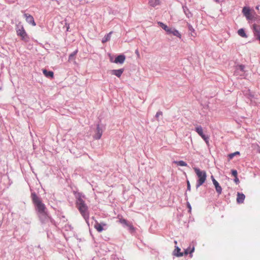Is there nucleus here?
<instances>
[{"instance_id":"1","label":"nucleus","mask_w":260,"mask_h":260,"mask_svg":"<svg viewBox=\"0 0 260 260\" xmlns=\"http://www.w3.org/2000/svg\"><path fill=\"white\" fill-rule=\"evenodd\" d=\"M31 198L34 204L36 206L37 210L40 214V219L45 220L48 218L45 205L35 193H31Z\"/></svg>"},{"instance_id":"2","label":"nucleus","mask_w":260,"mask_h":260,"mask_svg":"<svg viewBox=\"0 0 260 260\" xmlns=\"http://www.w3.org/2000/svg\"><path fill=\"white\" fill-rule=\"evenodd\" d=\"M76 206L83 217L85 219H88V207L85 204V201L81 198H79L77 199L76 202Z\"/></svg>"},{"instance_id":"3","label":"nucleus","mask_w":260,"mask_h":260,"mask_svg":"<svg viewBox=\"0 0 260 260\" xmlns=\"http://www.w3.org/2000/svg\"><path fill=\"white\" fill-rule=\"evenodd\" d=\"M193 170L198 178L196 184V187L198 188L202 185L206 180V173L205 171H202L197 168H194Z\"/></svg>"},{"instance_id":"4","label":"nucleus","mask_w":260,"mask_h":260,"mask_svg":"<svg viewBox=\"0 0 260 260\" xmlns=\"http://www.w3.org/2000/svg\"><path fill=\"white\" fill-rule=\"evenodd\" d=\"M16 30L17 35L20 37L22 41L25 42H28L29 38L22 25H17Z\"/></svg>"},{"instance_id":"5","label":"nucleus","mask_w":260,"mask_h":260,"mask_svg":"<svg viewBox=\"0 0 260 260\" xmlns=\"http://www.w3.org/2000/svg\"><path fill=\"white\" fill-rule=\"evenodd\" d=\"M242 13L247 20H252L255 14L254 11H251L249 8L246 7L243 8Z\"/></svg>"},{"instance_id":"6","label":"nucleus","mask_w":260,"mask_h":260,"mask_svg":"<svg viewBox=\"0 0 260 260\" xmlns=\"http://www.w3.org/2000/svg\"><path fill=\"white\" fill-rule=\"evenodd\" d=\"M196 132L202 137L205 141L206 143L209 144V137L206 136L203 133V129L201 126H198L195 128Z\"/></svg>"},{"instance_id":"7","label":"nucleus","mask_w":260,"mask_h":260,"mask_svg":"<svg viewBox=\"0 0 260 260\" xmlns=\"http://www.w3.org/2000/svg\"><path fill=\"white\" fill-rule=\"evenodd\" d=\"M24 17H25L27 22L31 24L34 26L36 25V23L34 21V17L31 15L26 13L24 14Z\"/></svg>"},{"instance_id":"8","label":"nucleus","mask_w":260,"mask_h":260,"mask_svg":"<svg viewBox=\"0 0 260 260\" xmlns=\"http://www.w3.org/2000/svg\"><path fill=\"white\" fill-rule=\"evenodd\" d=\"M107 224L104 222L99 223L97 221H95V223L94 225V228L96 229V230L98 232H102L103 230V226H106Z\"/></svg>"},{"instance_id":"9","label":"nucleus","mask_w":260,"mask_h":260,"mask_svg":"<svg viewBox=\"0 0 260 260\" xmlns=\"http://www.w3.org/2000/svg\"><path fill=\"white\" fill-rule=\"evenodd\" d=\"M211 178L213 183L215 186L216 191L219 194H220L222 192L221 187L219 185L218 182L214 179L213 176H211Z\"/></svg>"},{"instance_id":"10","label":"nucleus","mask_w":260,"mask_h":260,"mask_svg":"<svg viewBox=\"0 0 260 260\" xmlns=\"http://www.w3.org/2000/svg\"><path fill=\"white\" fill-rule=\"evenodd\" d=\"M103 132L99 125H97L96 132L94 136V138L96 140L101 139L102 136Z\"/></svg>"},{"instance_id":"11","label":"nucleus","mask_w":260,"mask_h":260,"mask_svg":"<svg viewBox=\"0 0 260 260\" xmlns=\"http://www.w3.org/2000/svg\"><path fill=\"white\" fill-rule=\"evenodd\" d=\"M194 251V246L192 245V246L190 245L187 249L184 250V252L183 253V255H187L188 254H190V257H192V253Z\"/></svg>"},{"instance_id":"12","label":"nucleus","mask_w":260,"mask_h":260,"mask_svg":"<svg viewBox=\"0 0 260 260\" xmlns=\"http://www.w3.org/2000/svg\"><path fill=\"white\" fill-rule=\"evenodd\" d=\"M125 59V56L124 55H119L115 58L114 62L115 63H119L122 64L124 62Z\"/></svg>"},{"instance_id":"13","label":"nucleus","mask_w":260,"mask_h":260,"mask_svg":"<svg viewBox=\"0 0 260 260\" xmlns=\"http://www.w3.org/2000/svg\"><path fill=\"white\" fill-rule=\"evenodd\" d=\"M124 71L123 69H120L119 70H113L111 71V74L112 75H115L117 77L119 78L121 77Z\"/></svg>"},{"instance_id":"14","label":"nucleus","mask_w":260,"mask_h":260,"mask_svg":"<svg viewBox=\"0 0 260 260\" xmlns=\"http://www.w3.org/2000/svg\"><path fill=\"white\" fill-rule=\"evenodd\" d=\"M245 198V196L243 193L238 192L237 202L238 203H243Z\"/></svg>"},{"instance_id":"15","label":"nucleus","mask_w":260,"mask_h":260,"mask_svg":"<svg viewBox=\"0 0 260 260\" xmlns=\"http://www.w3.org/2000/svg\"><path fill=\"white\" fill-rule=\"evenodd\" d=\"M43 73L44 75L47 77H50L53 78L54 77V73L52 71H48L46 69L43 70Z\"/></svg>"},{"instance_id":"16","label":"nucleus","mask_w":260,"mask_h":260,"mask_svg":"<svg viewBox=\"0 0 260 260\" xmlns=\"http://www.w3.org/2000/svg\"><path fill=\"white\" fill-rule=\"evenodd\" d=\"M160 3V0H149L148 2L149 5L153 7L159 5Z\"/></svg>"},{"instance_id":"17","label":"nucleus","mask_w":260,"mask_h":260,"mask_svg":"<svg viewBox=\"0 0 260 260\" xmlns=\"http://www.w3.org/2000/svg\"><path fill=\"white\" fill-rule=\"evenodd\" d=\"M174 254L178 257L182 256L183 255V253L180 252V249L178 247H176L174 251Z\"/></svg>"},{"instance_id":"18","label":"nucleus","mask_w":260,"mask_h":260,"mask_svg":"<svg viewBox=\"0 0 260 260\" xmlns=\"http://www.w3.org/2000/svg\"><path fill=\"white\" fill-rule=\"evenodd\" d=\"M112 34V31L110 32L109 34H107L104 36L102 40V43H105L106 42L109 41L111 38V35Z\"/></svg>"},{"instance_id":"19","label":"nucleus","mask_w":260,"mask_h":260,"mask_svg":"<svg viewBox=\"0 0 260 260\" xmlns=\"http://www.w3.org/2000/svg\"><path fill=\"white\" fill-rule=\"evenodd\" d=\"M238 34L243 38H247V37L243 28L239 29L238 30Z\"/></svg>"},{"instance_id":"20","label":"nucleus","mask_w":260,"mask_h":260,"mask_svg":"<svg viewBox=\"0 0 260 260\" xmlns=\"http://www.w3.org/2000/svg\"><path fill=\"white\" fill-rule=\"evenodd\" d=\"M174 163L177 164L178 166H179L186 167L187 166V164L183 160L175 161H174Z\"/></svg>"},{"instance_id":"21","label":"nucleus","mask_w":260,"mask_h":260,"mask_svg":"<svg viewBox=\"0 0 260 260\" xmlns=\"http://www.w3.org/2000/svg\"><path fill=\"white\" fill-rule=\"evenodd\" d=\"M172 34H173L175 36L178 37L179 38H181V35H180L179 32L177 30L175 29H173V30H172Z\"/></svg>"},{"instance_id":"22","label":"nucleus","mask_w":260,"mask_h":260,"mask_svg":"<svg viewBox=\"0 0 260 260\" xmlns=\"http://www.w3.org/2000/svg\"><path fill=\"white\" fill-rule=\"evenodd\" d=\"M158 24L160 26L162 27V29L166 31L168 30V29L169 28L167 25L165 24L162 22H158Z\"/></svg>"},{"instance_id":"23","label":"nucleus","mask_w":260,"mask_h":260,"mask_svg":"<svg viewBox=\"0 0 260 260\" xmlns=\"http://www.w3.org/2000/svg\"><path fill=\"white\" fill-rule=\"evenodd\" d=\"M78 52V50H76L75 51H74L72 53H71L69 57V60H71L74 58V56L77 54Z\"/></svg>"},{"instance_id":"24","label":"nucleus","mask_w":260,"mask_h":260,"mask_svg":"<svg viewBox=\"0 0 260 260\" xmlns=\"http://www.w3.org/2000/svg\"><path fill=\"white\" fill-rule=\"evenodd\" d=\"M119 222L121 224L125 225L126 226H127L129 223L126 219L123 218H120L119 219Z\"/></svg>"},{"instance_id":"25","label":"nucleus","mask_w":260,"mask_h":260,"mask_svg":"<svg viewBox=\"0 0 260 260\" xmlns=\"http://www.w3.org/2000/svg\"><path fill=\"white\" fill-rule=\"evenodd\" d=\"M235 156H236L235 154V152L228 154V157L229 160L232 159Z\"/></svg>"},{"instance_id":"26","label":"nucleus","mask_w":260,"mask_h":260,"mask_svg":"<svg viewBox=\"0 0 260 260\" xmlns=\"http://www.w3.org/2000/svg\"><path fill=\"white\" fill-rule=\"evenodd\" d=\"M127 226H128L129 228V230L132 232H134L135 231V228L132 224L129 223L127 225Z\"/></svg>"},{"instance_id":"27","label":"nucleus","mask_w":260,"mask_h":260,"mask_svg":"<svg viewBox=\"0 0 260 260\" xmlns=\"http://www.w3.org/2000/svg\"><path fill=\"white\" fill-rule=\"evenodd\" d=\"M232 174L235 177H237V174H238L237 171L235 170H232Z\"/></svg>"},{"instance_id":"28","label":"nucleus","mask_w":260,"mask_h":260,"mask_svg":"<svg viewBox=\"0 0 260 260\" xmlns=\"http://www.w3.org/2000/svg\"><path fill=\"white\" fill-rule=\"evenodd\" d=\"M245 66L242 64H240L238 66V69L242 72H244Z\"/></svg>"},{"instance_id":"29","label":"nucleus","mask_w":260,"mask_h":260,"mask_svg":"<svg viewBox=\"0 0 260 260\" xmlns=\"http://www.w3.org/2000/svg\"><path fill=\"white\" fill-rule=\"evenodd\" d=\"M173 30V29H172V28H169L168 29V30H167L166 31L168 33V34H172V30Z\"/></svg>"},{"instance_id":"30","label":"nucleus","mask_w":260,"mask_h":260,"mask_svg":"<svg viewBox=\"0 0 260 260\" xmlns=\"http://www.w3.org/2000/svg\"><path fill=\"white\" fill-rule=\"evenodd\" d=\"M234 181L237 184H238L239 182V180L238 177H235Z\"/></svg>"},{"instance_id":"31","label":"nucleus","mask_w":260,"mask_h":260,"mask_svg":"<svg viewBox=\"0 0 260 260\" xmlns=\"http://www.w3.org/2000/svg\"><path fill=\"white\" fill-rule=\"evenodd\" d=\"M187 206V207H188V208L189 209L188 211L189 212H191V206H190V204L188 203Z\"/></svg>"},{"instance_id":"32","label":"nucleus","mask_w":260,"mask_h":260,"mask_svg":"<svg viewBox=\"0 0 260 260\" xmlns=\"http://www.w3.org/2000/svg\"><path fill=\"white\" fill-rule=\"evenodd\" d=\"M187 189L190 190V183L188 181H187Z\"/></svg>"},{"instance_id":"33","label":"nucleus","mask_w":260,"mask_h":260,"mask_svg":"<svg viewBox=\"0 0 260 260\" xmlns=\"http://www.w3.org/2000/svg\"><path fill=\"white\" fill-rule=\"evenodd\" d=\"M162 115L161 112H158L156 114V117H158V116H159L160 115Z\"/></svg>"},{"instance_id":"34","label":"nucleus","mask_w":260,"mask_h":260,"mask_svg":"<svg viewBox=\"0 0 260 260\" xmlns=\"http://www.w3.org/2000/svg\"><path fill=\"white\" fill-rule=\"evenodd\" d=\"M66 25L67 26V31H69V29L70 28V25L68 23H66Z\"/></svg>"},{"instance_id":"35","label":"nucleus","mask_w":260,"mask_h":260,"mask_svg":"<svg viewBox=\"0 0 260 260\" xmlns=\"http://www.w3.org/2000/svg\"><path fill=\"white\" fill-rule=\"evenodd\" d=\"M235 154L236 155H239L240 153V152L236 151V152H235Z\"/></svg>"},{"instance_id":"36","label":"nucleus","mask_w":260,"mask_h":260,"mask_svg":"<svg viewBox=\"0 0 260 260\" xmlns=\"http://www.w3.org/2000/svg\"><path fill=\"white\" fill-rule=\"evenodd\" d=\"M136 54H137L138 55H139V52H138V50H136Z\"/></svg>"},{"instance_id":"37","label":"nucleus","mask_w":260,"mask_h":260,"mask_svg":"<svg viewBox=\"0 0 260 260\" xmlns=\"http://www.w3.org/2000/svg\"><path fill=\"white\" fill-rule=\"evenodd\" d=\"M256 9L257 10H258V9H259V6H256Z\"/></svg>"},{"instance_id":"38","label":"nucleus","mask_w":260,"mask_h":260,"mask_svg":"<svg viewBox=\"0 0 260 260\" xmlns=\"http://www.w3.org/2000/svg\"><path fill=\"white\" fill-rule=\"evenodd\" d=\"M216 2H217V3H219V0H214Z\"/></svg>"},{"instance_id":"39","label":"nucleus","mask_w":260,"mask_h":260,"mask_svg":"<svg viewBox=\"0 0 260 260\" xmlns=\"http://www.w3.org/2000/svg\"><path fill=\"white\" fill-rule=\"evenodd\" d=\"M259 152H260V151H259Z\"/></svg>"}]
</instances>
